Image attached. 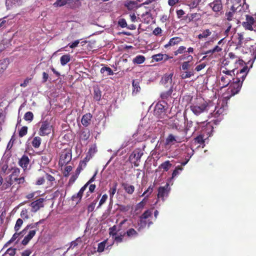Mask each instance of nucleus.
Segmentation results:
<instances>
[{"label": "nucleus", "mask_w": 256, "mask_h": 256, "mask_svg": "<svg viewBox=\"0 0 256 256\" xmlns=\"http://www.w3.org/2000/svg\"><path fill=\"white\" fill-rule=\"evenodd\" d=\"M249 70L248 66L245 65L242 68L237 70L236 78H232L233 82L230 84L228 90H230L231 96L237 94L241 89L242 82L244 80Z\"/></svg>", "instance_id": "obj_1"}, {"label": "nucleus", "mask_w": 256, "mask_h": 256, "mask_svg": "<svg viewBox=\"0 0 256 256\" xmlns=\"http://www.w3.org/2000/svg\"><path fill=\"white\" fill-rule=\"evenodd\" d=\"M179 58L180 60H186L181 65V69L184 70L180 76L181 78L182 79H186L194 76V70L192 68L190 69V68L192 65V62L194 59L193 56L188 54H185L180 56Z\"/></svg>", "instance_id": "obj_2"}, {"label": "nucleus", "mask_w": 256, "mask_h": 256, "mask_svg": "<svg viewBox=\"0 0 256 256\" xmlns=\"http://www.w3.org/2000/svg\"><path fill=\"white\" fill-rule=\"evenodd\" d=\"M212 106L210 102L206 101L202 97H197L190 106L192 112L198 116L200 114L208 112Z\"/></svg>", "instance_id": "obj_3"}, {"label": "nucleus", "mask_w": 256, "mask_h": 256, "mask_svg": "<svg viewBox=\"0 0 256 256\" xmlns=\"http://www.w3.org/2000/svg\"><path fill=\"white\" fill-rule=\"evenodd\" d=\"M44 221V220L42 219L40 220L38 222L29 224L26 226V227L24 228V231H26L31 229L28 232V234L25 236L24 240H22V244L26 246V245L28 242L32 238L35 236L36 234V232L38 230V226L39 224H43Z\"/></svg>", "instance_id": "obj_4"}, {"label": "nucleus", "mask_w": 256, "mask_h": 256, "mask_svg": "<svg viewBox=\"0 0 256 256\" xmlns=\"http://www.w3.org/2000/svg\"><path fill=\"white\" fill-rule=\"evenodd\" d=\"M186 140V132H182L180 135H174L172 134H169L166 139V146L172 145L174 142L180 143L184 142Z\"/></svg>", "instance_id": "obj_5"}, {"label": "nucleus", "mask_w": 256, "mask_h": 256, "mask_svg": "<svg viewBox=\"0 0 256 256\" xmlns=\"http://www.w3.org/2000/svg\"><path fill=\"white\" fill-rule=\"evenodd\" d=\"M167 108V102L164 100L158 102L155 106L154 114L158 118H164Z\"/></svg>", "instance_id": "obj_6"}, {"label": "nucleus", "mask_w": 256, "mask_h": 256, "mask_svg": "<svg viewBox=\"0 0 256 256\" xmlns=\"http://www.w3.org/2000/svg\"><path fill=\"white\" fill-rule=\"evenodd\" d=\"M52 130V126L50 121L48 120H46L40 122V129L38 134L44 136H48L51 133Z\"/></svg>", "instance_id": "obj_7"}, {"label": "nucleus", "mask_w": 256, "mask_h": 256, "mask_svg": "<svg viewBox=\"0 0 256 256\" xmlns=\"http://www.w3.org/2000/svg\"><path fill=\"white\" fill-rule=\"evenodd\" d=\"M72 150L70 148L63 150L60 156L58 164L60 166H66L72 160Z\"/></svg>", "instance_id": "obj_8"}, {"label": "nucleus", "mask_w": 256, "mask_h": 256, "mask_svg": "<svg viewBox=\"0 0 256 256\" xmlns=\"http://www.w3.org/2000/svg\"><path fill=\"white\" fill-rule=\"evenodd\" d=\"M242 26L246 30L252 31L256 29V16L246 15V20L242 22Z\"/></svg>", "instance_id": "obj_9"}, {"label": "nucleus", "mask_w": 256, "mask_h": 256, "mask_svg": "<svg viewBox=\"0 0 256 256\" xmlns=\"http://www.w3.org/2000/svg\"><path fill=\"white\" fill-rule=\"evenodd\" d=\"M12 174L9 176V179L13 182H16L18 184H23L25 182L24 176L20 174V170L18 168H14L12 170Z\"/></svg>", "instance_id": "obj_10"}, {"label": "nucleus", "mask_w": 256, "mask_h": 256, "mask_svg": "<svg viewBox=\"0 0 256 256\" xmlns=\"http://www.w3.org/2000/svg\"><path fill=\"white\" fill-rule=\"evenodd\" d=\"M144 152L140 148L135 149L129 156V160L133 164L134 166L138 167L140 165V162Z\"/></svg>", "instance_id": "obj_11"}, {"label": "nucleus", "mask_w": 256, "mask_h": 256, "mask_svg": "<svg viewBox=\"0 0 256 256\" xmlns=\"http://www.w3.org/2000/svg\"><path fill=\"white\" fill-rule=\"evenodd\" d=\"M152 211L151 210H147L140 216V222L142 226H145L148 224L149 226L152 224V221L148 220L146 222V220L148 218L152 216Z\"/></svg>", "instance_id": "obj_12"}, {"label": "nucleus", "mask_w": 256, "mask_h": 256, "mask_svg": "<svg viewBox=\"0 0 256 256\" xmlns=\"http://www.w3.org/2000/svg\"><path fill=\"white\" fill-rule=\"evenodd\" d=\"M170 190V188L168 183H166L164 186H160L158 188V199L161 198L164 201V198L168 196Z\"/></svg>", "instance_id": "obj_13"}, {"label": "nucleus", "mask_w": 256, "mask_h": 256, "mask_svg": "<svg viewBox=\"0 0 256 256\" xmlns=\"http://www.w3.org/2000/svg\"><path fill=\"white\" fill-rule=\"evenodd\" d=\"M208 5L212 10L218 14H221L222 12L223 5L222 0H214Z\"/></svg>", "instance_id": "obj_14"}, {"label": "nucleus", "mask_w": 256, "mask_h": 256, "mask_svg": "<svg viewBox=\"0 0 256 256\" xmlns=\"http://www.w3.org/2000/svg\"><path fill=\"white\" fill-rule=\"evenodd\" d=\"M44 198H40L31 202L30 204V206L32 207L31 211L33 212H36L40 208H43L44 206Z\"/></svg>", "instance_id": "obj_15"}, {"label": "nucleus", "mask_w": 256, "mask_h": 256, "mask_svg": "<svg viewBox=\"0 0 256 256\" xmlns=\"http://www.w3.org/2000/svg\"><path fill=\"white\" fill-rule=\"evenodd\" d=\"M128 221L127 219H124L122 220L118 224V228H117V226H113L110 228H109V234L110 236H112V237L114 236L117 234V232L120 231L121 230L122 226L124 224Z\"/></svg>", "instance_id": "obj_16"}, {"label": "nucleus", "mask_w": 256, "mask_h": 256, "mask_svg": "<svg viewBox=\"0 0 256 256\" xmlns=\"http://www.w3.org/2000/svg\"><path fill=\"white\" fill-rule=\"evenodd\" d=\"M173 74H166L164 76L162 79V84L166 86V87L170 88L172 86Z\"/></svg>", "instance_id": "obj_17"}, {"label": "nucleus", "mask_w": 256, "mask_h": 256, "mask_svg": "<svg viewBox=\"0 0 256 256\" xmlns=\"http://www.w3.org/2000/svg\"><path fill=\"white\" fill-rule=\"evenodd\" d=\"M220 80L222 82V88H226L230 84L232 80V76L222 75L220 76Z\"/></svg>", "instance_id": "obj_18"}, {"label": "nucleus", "mask_w": 256, "mask_h": 256, "mask_svg": "<svg viewBox=\"0 0 256 256\" xmlns=\"http://www.w3.org/2000/svg\"><path fill=\"white\" fill-rule=\"evenodd\" d=\"M18 163L19 166H21L24 170H25L27 168L30 163V159L27 156L24 154L19 160Z\"/></svg>", "instance_id": "obj_19"}, {"label": "nucleus", "mask_w": 256, "mask_h": 256, "mask_svg": "<svg viewBox=\"0 0 256 256\" xmlns=\"http://www.w3.org/2000/svg\"><path fill=\"white\" fill-rule=\"evenodd\" d=\"M92 114L90 113H87L84 114L81 120L82 124L85 126H88L91 123Z\"/></svg>", "instance_id": "obj_20"}, {"label": "nucleus", "mask_w": 256, "mask_h": 256, "mask_svg": "<svg viewBox=\"0 0 256 256\" xmlns=\"http://www.w3.org/2000/svg\"><path fill=\"white\" fill-rule=\"evenodd\" d=\"M124 235L130 239H132L137 238L138 236V233L134 228H130L124 232Z\"/></svg>", "instance_id": "obj_21"}, {"label": "nucleus", "mask_w": 256, "mask_h": 256, "mask_svg": "<svg viewBox=\"0 0 256 256\" xmlns=\"http://www.w3.org/2000/svg\"><path fill=\"white\" fill-rule=\"evenodd\" d=\"M132 94L133 96L136 95L140 90V82L138 80H134L132 82Z\"/></svg>", "instance_id": "obj_22"}, {"label": "nucleus", "mask_w": 256, "mask_h": 256, "mask_svg": "<svg viewBox=\"0 0 256 256\" xmlns=\"http://www.w3.org/2000/svg\"><path fill=\"white\" fill-rule=\"evenodd\" d=\"M182 42V39L179 37H174L170 38L168 42L164 46V48H167L170 46H174Z\"/></svg>", "instance_id": "obj_23"}, {"label": "nucleus", "mask_w": 256, "mask_h": 256, "mask_svg": "<svg viewBox=\"0 0 256 256\" xmlns=\"http://www.w3.org/2000/svg\"><path fill=\"white\" fill-rule=\"evenodd\" d=\"M122 186L123 188L126 192L129 194H132L135 190V188L133 185H130L126 182H122Z\"/></svg>", "instance_id": "obj_24"}, {"label": "nucleus", "mask_w": 256, "mask_h": 256, "mask_svg": "<svg viewBox=\"0 0 256 256\" xmlns=\"http://www.w3.org/2000/svg\"><path fill=\"white\" fill-rule=\"evenodd\" d=\"M238 11V9L234 8L232 9L231 6L230 10L228 12H226L225 13V18L228 21L232 20L234 18V14L237 12Z\"/></svg>", "instance_id": "obj_25"}, {"label": "nucleus", "mask_w": 256, "mask_h": 256, "mask_svg": "<svg viewBox=\"0 0 256 256\" xmlns=\"http://www.w3.org/2000/svg\"><path fill=\"white\" fill-rule=\"evenodd\" d=\"M90 136V132L88 129H82L80 132V138L82 140H88Z\"/></svg>", "instance_id": "obj_26"}, {"label": "nucleus", "mask_w": 256, "mask_h": 256, "mask_svg": "<svg viewBox=\"0 0 256 256\" xmlns=\"http://www.w3.org/2000/svg\"><path fill=\"white\" fill-rule=\"evenodd\" d=\"M173 92L172 86H170L168 90L166 92H162L160 94V98L162 100H167L170 97Z\"/></svg>", "instance_id": "obj_27"}, {"label": "nucleus", "mask_w": 256, "mask_h": 256, "mask_svg": "<svg viewBox=\"0 0 256 256\" xmlns=\"http://www.w3.org/2000/svg\"><path fill=\"white\" fill-rule=\"evenodd\" d=\"M200 14L196 12L188 14L186 16V18H188L189 22L198 20L200 19Z\"/></svg>", "instance_id": "obj_28"}, {"label": "nucleus", "mask_w": 256, "mask_h": 256, "mask_svg": "<svg viewBox=\"0 0 256 256\" xmlns=\"http://www.w3.org/2000/svg\"><path fill=\"white\" fill-rule=\"evenodd\" d=\"M142 21L146 24H148L152 20V14L150 12H146L141 16Z\"/></svg>", "instance_id": "obj_29"}, {"label": "nucleus", "mask_w": 256, "mask_h": 256, "mask_svg": "<svg viewBox=\"0 0 256 256\" xmlns=\"http://www.w3.org/2000/svg\"><path fill=\"white\" fill-rule=\"evenodd\" d=\"M172 166V164H170V162L166 160L161 164L158 166V168L160 170H163L164 171L167 172L169 170Z\"/></svg>", "instance_id": "obj_30"}, {"label": "nucleus", "mask_w": 256, "mask_h": 256, "mask_svg": "<svg viewBox=\"0 0 256 256\" xmlns=\"http://www.w3.org/2000/svg\"><path fill=\"white\" fill-rule=\"evenodd\" d=\"M244 42V38L242 34H238V42H236V46L238 48H244L246 42Z\"/></svg>", "instance_id": "obj_31"}, {"label": "nucleus", "mask_w": 256, "mask_h": 256, "mask_svg": "<svg viewBox=\"0 0 256 256\" xmlns=\"http://www.w3.org/2000/svg\"><path fill=\"white\" fill-rule=\"evenodd\" d=\"M124 6L128 8V9L130 10H134L135 8H136L138 6V2L134 0H130L126 2Z\"/></svg>", "instance_id": "obj_32"}, {"label": "nucleus", "mask_w": 256, "mask_h": 256, "mask_svg": "<svg viewBox=\"0 0 256 256\" xmlns=\"http://www.w3.org/2000/svg\"><path fill=\"white\" fill-rule=\"evenodd\" d=\"M8 64V60L4 59L0 60V74H2L4 70L6 69Z\"/></svg>", "instance_id": "obj_33"}, {"label": "nucleus", "mask_w": 256, "mask_h": 256, "mask_svg": "<svg viewBox=\"0 0 256 256\" xmlns=\"http://www.w3.org/2000/svg\"><path fill=\"white\" fill-rule=\"evenodd\" d=\"M212 32L209 29H206L202 31V34H200L198 36V39H202L207 38L208 36L211 35Z\"/></svg>", "instance_id": "obj_34"}, {"label": "nucleus", "mask_w": 256, "mask_h": 256, "mask_svg": "<svg viewBox=\"0 0 256 256\" xmlns=\"http://www.w3.org/2000/svg\"><path fill=\"white\" fill-rule=\"evenodd\" d=\"M242 0H230L231 3L232 5V9L238 8V11L241 10V6H242Z\"/></svg>", "instance_id": "obj_35"}, {"label": "nucleus", "mask_w": 256, "mask_h": 256, "mask_svg": "<svg viewBox=\"0 0 256 256\" xmlns=\"http://www.w3.org/2000/svg\"><path fill=\"white\" fill-rule=\"evenodd\" d=\"M146 60V58L144 56L138 55L136 56L133 60L132 62L135 64H142Z\"/></svg>", "instance_id": "obj_36"}, {"label": "nucleus", "mask_w": 256, "mask_h": 256, "mask_svg": "<svg viewBox=\"0 0 256 256\" xmlns=\"http://www.w3.org/2000/svg\"><path fill=\"white\" fill-rule=\"evenodd\" d=\"M70 60V55L68 54L62 56L60 58V64L62 66H65Z\"/></svg>", "instance_id": "obj_37"}, {"label": "nucleus", "mask_w": 256, "mask_h": 256, "mask_svg": "<svg viewBox=\"0 0 256 256\" xmlns=\"http://www.w3.org/2000/svg\"><path fill=\"white\" fill-rule=\"evenodd\" d=\"M42 142V139L39 136L34 137L32 142V146L34 148H38L40 147Z\"/></svg>", "instance_id": "obj_38"}, {"label": "nucleus", "mask_w": 256, "mask_h": 256, "mask_svg": "<svg viewBox=\"0 0 256 256\" xmlns=\"http://www.w3.org/2000/svg\"><path fill=\"white\" fill-rule=\"evenodd\" d=\"M100 194L98 196L96 199L94 200L92 202H91L88 206L87 208L88 213L94 211L96 205L98 202V200L100 197Z\"/></svg>", "instance_id": "obj_39"}, {"label": "nucleus", "mask_w": 256, "mask_h": 256, "mask_svg": "<svg viewBox=\"0 0 256 256\" xmlns=\"http://www.w3.org/2000/svg\"><path fill=\"white\" fill-rule=\"evenodd\" d=\"M186 47L184 46H180L174 52V54L175 56H178V54H185L186 53Z\"/></svg>", "instance_id": "obj_40"}, {"label": "nucleus", "mask_w": 256, "mask_h": 256, "mask_svg": "<svg viewBox=\"0 0 256 256\" xmlns=\"http://www.w3.org/2000/svg\"><path fill=\"white\" fill-rule=\"evenodd\" d=\"M100 71V72L103 74H104L106 72V76H111L114 74L113 71L110 67L104 66L101 68Z\"/></svg>", "instance_id": "obj_41"}, {"label": "nucleus", "mask_w": 256, "mask_h": 256, "mask_svg": "<svg viewBox=\"0 0 256 256\" xmlns=\"http://www.w3.org/2000/svg\"><path fill=\"white\" fill-rule=\"evenodd\" d=\"M176 16L178 18L180 19V20H186L187 19L186 18V16H184V15L186 14V12L184 11L182 9L180 10H176Z\"/></svg>", "instance_id": "obj_42"}, {"label": "nucleus", "mask_w": 256, "mask_h": 256, "mask_svg": "<svg viewBox=\"0 0 256 256\" xmlns=\"http://www.w3.org/2000/svg\"><path fill=\"white\" fill-rule=\"evenodd\" d=\"M194 142L196 144H202L204 143V136L200 134L194 138Z\"/></svg>", "instance_id": "obj_43"}, {"label": "nucleus", "mask_w": 256, "mask_h": 256, "mask_svg": "<svg viewBox=\"0 0 256 256\" xmlns=\"http://www.w3.org/2000/svg\"><path fill=\"white\" fill-rule=\"evenodd\" d=\"M102 96V92L98 88L94 89V98L96 100L98 101L100 100Z\"/></svg>", "instance_id": "obj_44"}, {"label": "nucleus", "mask_w": 256, "mask_h": 256, "mask_svg": "<svg viewBox=\"0 0 256 256\" xmlns=\"http://www.w3.org/2000/svg\"><path fill=\"white\" fill-rule=\"evenodd\" d=\"M70 0H56V1L53 4L55 7L62 6L66 5L68 1Z\"/></svg>", "instance_id": "obj_45"}, {"label": "nucleus", "mask_w": 256, "mask_h": 256, "mask_svg": "<svg viewBox=\"0 0 256 256\" xmlns=\"http://www.w3.org/2000/svg\"><path fill=\"white\" fill-rule=\"evenodd\" d=\"M26 231H24V229L20 232H16L13 234L10 240L14 242L20 235H21L22 236H23L26 234Z\"/></svg>", "instance_id": "obj_46"}, {"label": "nucleus", "mask_w": 256, "mask_h": 256, "mask_svg": "<svg viewBox=\"0 0 256 256\" xmlns=\"http://www.w3.org/2000/svg\"><path fill=\"white\" fill-rule=\"evenodd\" d=\"M125 236L124 233L123 234H120V235L116 234L113 237L114 240L116 243H120L123 242L124 238Z\"/></svg>", "instance_id": "obj_47"}, {"label": "nucleus", "mask_w": 256, "mask_h": 256, "mask_svg": "<svg viewBox=\"0 0 256 256\" xmlns=\"http://www.w3.org/2000/svg\"><path fill=\"white\" fill-rule=\"evenodd\" d=\"M20 217L23 220H27L29 218V215H28V210L26 208H24L20 212Z\"/></svg>", "instance_id": "obj_48"}, {"label": "nucleus", "mask_w": 256, "mask_h": 256, "mask_svg": "<svg viewBox=\"0 0 256 256\" xmlns=\"http://www.w3.org/2000/svg\"><path fill=\"white\" fill-rule=\"evenodd\" d=\"M24 119L26 121L31 122L34 119V114L31 112H26L24 116Z\"/></svg>", "instance_id": "obj_49"}, {"label": "nucleus", "mask_w": 256, "mask_h": 256, "mask_svg": "<svg viewBox=\"0 0 256 256\" xmlns=\"http://www.w3.org/2000/svg\"><path fill=\"white\" fill-rule=\"evenodd\" d=\"M144 206L143 204V202H138L135 206L134 212L138 214L144 208Z\"/></svg>", "instance_id": "obj_50"}, {"label": "nucleus", "mask_w": 256, "mask_h": 256, "mask_svg": "<svg viewBox=\"0 0 256 256\" xmlns=\"http://www.w3.org/2000/svg\"><path fill=\"white\" fill-rule=\"evenodd\" d=\"M23 224V220L22 218H18L14 226V230L17 232L20 229Z\"/></svg>", "instance_id": "obj_51"}, {"label": "nucleus", "mask_w": 256, "mask_h": 256, "mask_svg": "<svg viewBox=\"0 0 256 256\" xmlns=\"http://www.w3.org/2000/svg\"><path fill=\"white\" fill-rule=\"evenodd\" d=\"M28 133V127L26 126H22L19 130L18 135L20 137H23Z\"/></svg>", "instance_id": "obj_52"}, {"label": "nucleus", "mask_w": 256, "mask_h": 256, "mask_svg": "<svg viewBox=\"0 0 256 256\" xmlns=\"http://www.w3.org/2000/svg\"><path fill=\"white\" fill-rule=\"evenodd\" d=\"M117 183H115L112 188H110L109 190L110 196L112 199L116 191Z\"/></svg>", "instance_id": "obj_53"}, {"label": "nucleus", "mask_w": 256, "mask_h": 256, "mask_svg": "<svg viewBox=\"0 0 256 256\" xmlns=\"http://www.w3.org/2000/svg\"><path fill=\"white\" fill-rule=\"evenodd\" d=\"M154 190V186L150 185L149 186V187L147 188L146 190L142 194L141 196H144L145 195L148 196H149L151 194L152 192Z\"/></svg>", "instance_id": "obj_54"}, {"label": "nucleus", "mask_w": 256, "mask_h": 256, "mask_svg": "<svg viewBox=\"0 0 256 256\" xmlns=\"http://www.w3.org/2000/svg\"><path fill=\"white\" fill-rule=\"evenodd\" d=\"M13 182H12L10 179L8 178V180H6V182L2 184V190H6L10 187V186L13 184Z\"/></svg>", "instance_id": "obj_55"}, {"label": "nucleus", "mask_w": 256, "mask_h": 256, "mask_svg": "<svg viewBox=\"0 0 256 256\" xmlns=\"http://www.w3.org/2000/svg\"><path fill=\"white\" fill-rule=\"evenodd\" d=\"M220 33V32L214 31L210 41L214 42L220 38L221 35Z\"/></svg>", "instance_id": "obj_56"}, {"label": "nucleus", "mask_w": 256, "mask_h": 256, "mask_svg": "<svg viewBox=\"0 0 256 256\" xmlns=\"http://www.w3.org/2000/svg\"><path fill=\"white\" fill-rule=\"evenodd\" d=\"M183 170V168L182 166H177L175 169L174 170L172 174V178H174L176 176L179 174V171H182Z\"/></svg>", "instance_id": "obj_57"}, {"label": "nucleus", "mask_w": 256, "mask_h": 256, "mask_svg": "<svg viewBox=\"0 0 256 256\" xmlns=\"http://www.w3.org/2000/svg\"><path fill=\"white\" fill-rule=\"evenodd\" d=\"M192 124H193V122L192 121H191V120L188 121L186 128L184 130H180L179 132L182 134V132H186V134L188 131L192 126Z\"/></svg>", "instance_id": "obj_58"}, {"label": "nucleus", "mask_w": 256, "mask_h": 256, "mask_svg": "<svg viewBox=\"0 0 256 256\" xmlns=\"http://www.w3.org/2000/svg\"><path fill=\"white\" fill-rule=\"evenodd\" d=\"M199 4L198 0H192L190 3L188 4L190 9L196 8Z\"/></svg>", "instance_id": "obj_59"}, {"label": "nucleus", "mask_w": 256, "mask_h": 256, "mask_svg": "<svg viewBox=\"0 0 256 256\" xmlns=\"http://www.w3.org/2000/svg\"><path fill=\"white\" fill-rule=\"evenodd\" d=\"M152 58L156 62H160L163 60L162 54H158L152 56Z\"/></svg>", "instance_id": "obj_60"}, {"label": "nucleus", "mask_w": 256, "mask_h": 256, "mask_svg": "<svg viewBox=\"0 0 256 256\" xmlns=\"http://www.w3.org/2000/svg\"><path fill=\"white\" fill-rule=\"evenodd\" d=\"M224 112V108L222 106L218 108V106H215L214 110V115H220L223 113Z\"/></svg>", "instance_id": "obj_61"}, {"label": "nucleus", "mask_w": 256, "mask_h": 256, "mask_svg": "<svg viewBox=\"0 0 256 256\" xmlns=\"http://www.w3.org/2000/svg\"><path fill=\"white\" fill-rule=\"evenodd\" d=\"M16 248H8L5 254H8L10 256H14L16 254Z\"/></svg>", "instance_id": "obj_62"}, {"label": "nucleus", "mask_w": 256, "mask_h": 256, "mask_svg": "<svg viewBox=\"0 0 256 256\" xmlns=\"http://www.w3.org/2000/svg\"><path fill=\"white\" fill-rule=\"evenodd\" d=\"M97 152V148L96 146H91L88 151V154L91 156H92Z\"/></svg>", "instance_id": "obj_63"}, {"label": "nucleus", "mask_w": 256, "mask_h": 256, "mask_svg": "<svg viewBox=\"0 0 256 256\" xmlns=\"http://www.w3.org/2000/svg\"><path fill=\"white\" fill-rule=\"evenodd\" d=\"M106 246V242H102L98 244V252H102L104 250V248Z\"/></svg>", "instance_id": "obj_64"}]
</instances>
